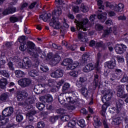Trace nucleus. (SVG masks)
I'll use <instances>...</instances> for the list:
<instances>
[{"mask_svg": "<svg viewBox=\"0 0 128 128\" xmlns=\"http://www.w3.org/2000/svg\"><path fill=\"white\" fill-rule=\"evenodd\" d=\"M24 46H26V48H28L31 50L28 52V54L33 58H38V54L42 52V50L39 48L36 47V44L32 42L28 41Z\"/></svg>", "mask_w": 128, "mask_h": 128, "instance_id": "f257e3e1", "label": "nucleus"}, {"mask_svg": "<svg viewBox=\"0 0 128 128\" xmlns=\"http://www.w3.org/2000/svg\"><path fill=\"white\" fill-rule=\"evenodd\" d=\"M50 24V26H52V28H56V30H59V28H60L62 36L63 38L64 36V35L66 32V28H64V27H62L60 23L58 21L56 20V18L55 16H52Z\"/></svg>", "mask_w": 128, "mask_h": 128, "instance_id": "f03ea898", "label": "nucleus"}, {"mask_svg": "<svg viewBox=\"0 0 128 128\" xmlns=\"http://www.w3.org/2000/svg\"><path fill=\"white\" fill-rule=\"evenodd\" d=\"M88 19L85 18L83 19L82 22L77 24V30H80V32H82L80 30H82L84 32H86V30H88Z\"/></svg>", "mask_w": 128, "mask_h": 128, "instance_id": "7ed1b4c3", "label": "nucleus"}, {"mask_svg": "<svg viewBox=\"0 0 128 128\" xmlns=\"http://www.w3.org/2000/svg\"><path fill=\"white\" fill-rule=\"evenodd\" d=\"M114 50L116 54H122L126 50V46L124 44H116L114 47Z\"/></svg>", "mask_w": 128, "mask_h": 128, "instance_id": "20e7f679", "label": "nucleus"}, {"mask_svg": "<svg viewBox=\"0 0 128 128\" xmlns=\"http://www.w3.org/2000/svg\"><path fill=\"white\" fill-rule=\"evenodd\" d=\"M32 84V80L28 78H24L18 80V84L22 88H26Z\"/></svg>", "mask_w": 128, "mask_h": 128, "instance_id": "39448f33", "label": "nucleus"}, {"mask_svg": "<svg viewBox=\"0 0 128 128\" xmlns=\"http://www.w3.org/2000/svg\"><path fill=\"white\" fill-rule=\"evenodd\" d=\"M14 114V108L12 106L5 108L2 112V114L4 118L10 116Z\"/></svg>", "mask_w": 128, "mask_h": 128, "instance_id": "423d86ee", "label": "nucleus"}, {"mask_svg": "<svg viewBox=\"0 0 128 128\" xmlns=\"http://www.w3.org/2000/svg\"><path fill=\"white\" fill-rule=\"evenodd\" d=\"M18 40L19 42L21 43V45L19 48L20 50L24 52V50H26V46H26V36H20L18 38Z\"/></svg>", "mask_w": 128, "mask_h": 128, "instance_id": "0eeeda50", "label": "nucleus"}, {"mask_svg": "<svg viewBox=\"0 0 128 128\" xmlns=\"http://www.w3.org/2000/svg\"><path fill=\"white\" fill-rule=\"evenodd\" d=\"M63 76L64 70L60 68L57 69L56 71L53 72L50 74L52 78H62Z\"/></svg>", "mask_w": 128, "mask_h": 128, "instance_id": "6e6552de", "label": "nucleus"}, {"mask_svg": "<svg viewBox=\"0 0 128 128\" xmlns=\"http://www.w3.org/2000/svg\"><path fill=\"white\" fill-rule=\"evenodd\" d=\"M44 90V84H38L36 85L34 88V92L36 94H40L42 92V90Z\"/></svg>", "mask_w": 128, "mask_h": 128, "instance_id": "1a4fd4ad", "label": "nucleus"}, {"mask_svg": "<svg viewBox=\"0 0 128 128\" xmlns=\"http://www.w3.org/2000/svg\"><path fill=\"white\" fill-rule=\"evenodd\" d=\"M28 96V92L24 91V90H22L20 91L18 94L17 96V99L18 100H19V102L22 100H25V98H26Z\"/></svg>", "mask_w": 128, "mask_h": 128, "instance_id": "9d476101", "label": "nucleus"}, {"mask_svg": "<svg viewBox=\"0 0 128 128\" xmlns=\"http://www.w3.org/2000/svg\"><path fill=\"white\" fill-rule=\"evenodd\" d=\"M60 54H56L54 56V58H52L50 61V62L52 66H56L60 62Z\"/></svg>", "mask_w": 128, "mask_h": 128, "instance_id": "9b49d317", "label": "nucleus"}, {"mask_svg": "<svg viewBox=\"0 0 128 128\" xmlns=\"http://www.w3.org/2000/svg\"><path fill=\"white\" fill-rule=\"evenodd\" d=\"M112 98V92H110V90H108L106 91L104 96L102 98V102H104V100H105L106 102H108Z\"/></svg>", "mask_w": 128, "mask_h": 128, "instance_id": "f8f14e48", "label": "nucleus"}, {"mask_svg": "<svg viewBox=\"0 0 128 128\" xmlns=\"http://www.w3.org/2000/svg\"><path fill=\"white\" fill-rule=\"evenodd\" d=\"M16 12V8L14 6L10 7L3 12L2 14L6 16V14H14Z\"/></svg>", "mask_w": 128, "mask_h": 128, "instance_id": "ddd939ff", "label": "nucleus"}, {"mask_svg": "<svg viewBox=\"0 0 128 128\" xmlns=\"http://www.w3.org/2000/svg\"><path fill=\"white\" fill-rule=\"evenodd\" d=\"M8 84V78H0V88H1L2 90H4Z\"/></svg>", "mask_w": 128, "mask_h": 128, "instance_id": "4468645a", "label": "nucleus"}, {"mask_svg": "<svg viewBox=\"0 0 128 128\" xmlns=\"http://www.w3.org/2000/svg\"><path fill=\"white\" fill-rule=\"evenodd\" d=\"M124 8V4L122 3H120L118 5L115 3L114 10L118 12H122Z\"/></svg>", "mask_w": 128, "mask_h": 128, "instance_id": "2eb2a0df", "label": "nucleus"}, {"mask_svg": "<svg viewBox=\"0 0 128 128\" xmlns=\"http://www.w3.org/2000/svg\"><path fill=\"white\" fill-rule=\"evenodd\" d=\"M0 76H4L5 78H10V74L8 70H0Z\"/></svg>", "mask_w": 128, "mask_h": 128, "instance_id": "dca6fc26", "label": "nucleus"}, {"mask_svg": "<svg viewBox=\"0 0 128 128\" xmlns=\"http://www.w3.org/2000/svg\"><path fill=\"white\" fill-rule=\"evenodd\" d=\"M94 68V64H86L83 70L84 72H88L92 70Z\"/></svg>", "mask_w": 128, "mask_h": 128, "instance_id": "f3484780", "label": "nucleus"}, {"mask_svg": "<svg viewBox=\"0 0 128 128\" xmlns=\"http://www.w3.org/2000/svg\"><path fill=\"white\" fill-rule=\"evenodd\" d=\"M66 94L62 93L60 94L58 96V100L59 102L61 104H66Z\"/></svg>", "mask_w": 128, "mask_h": 128, "instance_id": "a211bd4d", "label": "nucleus"}, {"mask_svg": "<svg viewBox=\"0 0 128 128\" xmlns=\"http://www.w3.org/2000/svg\"><path fill=\"white\" fill-rule=\"evenodd\" d=\"M86 82V79L84 77H80V80L76 81V86L78 88H80L82 86H86L84 84Z\"/></svg>", "mask_w": 128, "mask_h": 128, "instance_id": "6ab92c4d", "label": "nucleus"}, {"mask_svg": "<svg viewBox=\"0 0 128 128\" xmlns=\"http://www.w3.org/2000/svg\"><path fill=\"white\" fill-rule=\"evenodd\" d=\"M50 16H52L50 14H44L40 15V18L44 22H48V20H50Z\"/></svg>", "mask_w": 128, "mask_h": 128, "instance_id": "aec40b11", "label": "nucleus"}, {"mask_svg": "<svg viewBox=\"0 0 128 128\" xmlns=\"http://www.w3.org/2000/svg\"><path fill=\"white\" fill-rule=\"evenodd\" d=\"M105 65L110 70H112L114 68V66H116V62L112 60L108 61L105 63Z\"/></svg>", "mask_w": 128, "mask_h": 128, "instance_id": "412c9836", "label": "nucleus"}, {"mask_svg": "<svg viewBox=\"0 0 128 128\" xmlns=\"http://www.w3.org/2000/svg\"><path fill=\"white\" fill-rule=\"evenodd\" d=\"M78 38L82 42H88V39L86 36H84V32H79L78 34Z\"/></svg>", "mask_w": 128, "mask_h": 128, "instance_id": "4be33fe9", "label": "nucleus"}, {"mask_svg": "<svg viewBox=\"0 0 128 128\" xmlns=\"http://www.w3.org/2000/svg\"><path fill=\"white\" fill-rule=\"evenodd\" d=\"M96 48H102L103 50H105L106 49V44L104 43L102 41H100L96 42Z\"/></svg>", "mask_w": 128, "mask_h": 128, "instance_id": "5701e85b", "label": "nucleus"}, {"mask_svg": "<svg viewBox=\"0 0 128 128\" xmlns=\"http://www.w3.org/2000/svg\"><path fill=\"white\" fill-rule=\"evenodd\" d=\"M79 92H81V94H82L84 96H88V90L86 88V85L80 88V89H79Z\"/></svg>", "mask_w": 128, "mask_h": 128, "instance_id": "b1692460", "label": "nucleus"}, {"mask_svg": "<svg viewBox=\"0 0 128 128\" xmlns=\"http://www.w3.org/2000/svg\"><path fill=\"white\" fill-rule=\"evenodd\" d=\"M24 68H26V70H30L34 68V65L32 64V61L30 60L24 61Z\"/></svg>", "mask_w": 128, "mask_h": 128, "instance_id": "393cba45", "label": "nucleus"}, {"mask_svg": "<svg viewBox=\"0 0 128 128\" xmlns=\"http://www.w3.org/2000/svg\"><path fill=\"white\" fill-rule=\"evenodd\" d=\"M53 16H60L62 14V8L60 6H57L56 8L54 10V12H52Z\"/></svg>", "mask_w": 128, "mask_h": 128, "instance_id": "a878e982", "label": "nucleus"}, {"mask_svg": "<svg viewBox=\"0 0 128 128\" xmlns=\"http://www.w3.org/2000/svg\"><path fill=\"white\" fill-rule=\"evenodd\" d=\"M14 74H16V76L18 78H22L24 76V72L20 70H15Z\"/></svg>", "mask_w": 128, "mask_h": 128, "instance_id": "bb28decb", "label": "nucleus"}, {"mask_svg": "<svg viewBox=\"0 0 128 128\" xmlns=\"http://www.w3.org/2000/svg\"><path fill=\"white\" fill-rule=\"evenodd\" d=\"M122 118L120 117H116L114 118L112 120V122L114 124H116V126H120V124H122Z\"/></svg>", "mask_w": 128, "mask_h": 128, "instance_id": "cd10ccee", "label": "nucleus"}, {"mask_svg": "<svg viewBox=\"0 0 128 128\" xmlns=\"http://www.w3.org/2000/svg\"><path fill=\"white\" fill-rule=\"evenodd\" d=\"M72 64V60L70 58H66L65 60H64L63 61V62L61 64L62 66H68L69 64Z\"/></svg>", "mask_w": 128, "mask_h": 128, "instance_id": "c85d7f7f", "label": "nucleus"}, {"mask_svg": "<svg viewBox=\"0 0 128 128\" xmlns=\"http://www.w3.org/2000/svg\"><path fill=\"white\" fill-rule=\"evenodd\" d=\"M124 100L122 99H119L116 102V108H119V110H121L122 106H124Z\"/></svg>", "mask_w": 128, "mask_h": 128, "instance_id": "c756f323", "label": "nucleus"}, {"mask_svg": "<svg viewBox=\"0 0 128 128\" xmlns=\"http://www.w3.org/2000/svg\"><path fill=\"white\" fill-rule=\"evenodd\" d=\"M126 94L124 93V91H117V96L121 98H126Z\"/></svg>", "mask_w": 128, "mask_h": 128, "instance_id": "7c9ffc66", "label": "nucleus"}, {"mask_svg": "<svg viewBox=\"0 0 128 128\" xmlns=\"http://www.w3.org/2000/svg\"><path fill=\"white\" fill-rule=\"evenodd\" d=\"M94 84L96 88L98 86V84H100V82L98 81V74H95L94 75Z\"/></svg>", "mask_w": 128, "mask_h": 128, "instance_id": "2f4dec72", "label": "nucleus"}, {"mask_svg": "<svg viewBox=\"0 0 128 128\" xmlns=\"http://www.w3.org/2000/svg\"><path fill=\"white\" fill-rule=\"evenodd\" d=\"M114 6H116V3L114 2H106V8H111L113 10H114Z\"/></svg>", "mask_w": 128, "mask_h": 128, "instance_id": "473e14b6", "label": "nucleus"}, {"mask_svg": "<svg viewBox=\"0 0 128 128\" xmlns=\"http://www.w3.org/2000/svg\"><path fill=\"white\" fill-rule=\"evenodd\" d=\"M46 107V106L43 103L38 102L36 104V108L39 110H42Z\"/></svg>", "mask_w": 128, "mask_h": 128, "instance_id": "72a5a7b5", "label": "nucleus"}, {"mask_svg": "<svg viewBox=\"0 0 128 128\" xmlns=\"http://www.w3.org/2000/svg\"><path fill=\"white\" fill-rule=\"evenodd\" d=\"M28 74L30 76H32V78H36V76L38 74V71L33 70L29 72Z\"/></svg>", "mask_w": 128, "mask_h": 128, "instance_id": "f704fd0d", "label": "nucleus"}, {"mask_svg": "<svg viewBox=\"0 0 128 128\" xmlns=\"http://www.w3.org/2000/svg\"><path fill=\"white\" fill-rule=\"evenodd\" d=\"M34 102V99L32 97H30L26 100L25 104H26L27 106L28 104H32Z\"/></svg>", "mask_w": 128, "mask_h": 128, "instance_id": "c9c22d12", "label": "nucleus"}, {"mask_svg": "<svg viewBox=\"0 0 128 128\" xmlns=\"http://www.w3.org/2000/svg\"><path fill=\"white\" fill-rule=\"evenodd\" d=\"M122 73V71L120 70V69H116L115 70V73L114 74L118 78H120V75Z\"/></svg>", "mask_w": 128, "mask_h": 128, "instance_id": "e433bc0d", "label": "nucleus"}, {"mask_svg": "<svg viewBox=\"0 0 128 128\" xmlns=\"http://www.w3.org/2000/svg\"><path fill=\"white\" fill-rule=\"evenodd\" d=\"M24 120V116L20 114H18L16 116V121L18 122H22Z\"/></svg>", "mask_w": 128, "mask_h": 128, "instance_id": "4c0bfd02", "label": "nucleus"}, {"mask_svg": "<svg viewBox=\"0 0 128 128\" xmlns=\"http://www.w3.org/2000/svg\"><path fill=\"white\" fill-rule=\"evenodd\" d=\"M110 28L111 32H112L115 36H116V34H118V26H114L113 27H110Z\"/></svg>", "mask_w": 128, "mask_h": 128, "instance_id": "58836bf2", "label": "nucleus"}, {"mask_svg": "<svg viewBox=\"0 0 128 128\" xmlns=\"http://www.w3.org/2000/svg\"><path fill=\"white\" fill-rule=\"evenodd\" d=\"M8 66L9 68V69L10 70H14V62L12 60H10L8 63Z\"/></svg>", "mask_w": 128, "mask_h": 128, "instance_id": "ea45409f", "label": "nucleus"}, {"mask_svg": "<svg viewBox=\"0 0 128 128\" xmlns=\"http://www.w3.org/2000/svg\"><path fill=\"white\" fill-rule=\"evenodd\" d=\"M56 112L60 114H64L66 112V110H64V108H60L56 110Z\"/></svg>", "mask_w": 128, "mask_h": 128, "instance_id": "a19ab883", "label": "nucleus"}, {"mask_svg": "<svg viewBox=\"0 0 128 128\" xmlns=\"http://www.w3.org/2000/svg\"><path fill=\"white\" fill-rule=\"evenodd\" d=\"M78 124L79 126H80V128H84V126H86L84 120L83 119H81L78 122Z\"/></svg>", "mask_w": 128, "mask_h": 128, "instance_id": "79ce46f5", "label": "nucleus"}, {"mask_svg": "<svg viewBox=\"0 0 128 128\" xmlns=\"http://www.w3.org/2000/svg\"><path fill=\"white\" fill-rule=\"evenodd\" d=\"M80 10L83 12H88V6L84 5V4H82L80 7Z\"/></svg>", "mask_w": 128, "mask_h": 128, "instance_id": "37998d69", "label": "nucleus"}, {"mask_svg": "<svg viewBox=\"0 0 128 128\" xmlns=\"http://www.w3.org/2000/svg\"><path fill=\"white\" fill-rule=\"evenodd\" d=\"M95 28L96 30H98V32H100V30H102V29L104 28V26H102V24H96L95 25Z\"/></svg>", "mask_w": 128, "mask_h": 128, "instance_id": "c03bdc74", "label": "nucleus"}, {"mask_svg": "<svg viewBox=\"0 0 128 128\" xmlns=\"http://www.w3.org/2000/svg\"><path fill=\"white\" fill-rule=\"evenodd\" d=\"M98 8L99 10H104V6H102V0H98Z\"/></svg>", "mask_w": 128, "mask_h": 128, "instance_id": "a18cd8bd", "label": "nucleus"}, {"mask_svg": "<svg viewBox=\"0 0 128 128\" xmlns=\"http://www.w3.org/2000/svg\"><path fill=\"white\" fill-rule=\"evenodd\" d=\"M40 69L44 72H48L49 70L48 67V66H46L45 65H41L40 66Z\"/></svg>", "mask_w": 128, "mask_h": 128, "instance_id": "49530a36", "label": "nucleus"}, {"mask_svg": "<svg viewBox=\"0 0 128 128\" xmlns=\"http://www.w3.org/2000/svg\"><path fill=\"white\" fill-rule=\"evenodd\" d=\"M76 126V121L72 120L70 122H69L68 124V128H74Z\"/></svg>", "mask_w": 128, "mask_h": 128, "instance_id": "de8ad7c7", "label": "nucleus"}, {"mask_svg": "<svg viewBox=\"0 0 128 128\" xmlns=\"http://www.w3.org/2000/svg\"><path fill=\"white\" fill-rule=\"evenodd\" d=\"M10 20L11 22H12V24H14V22H16L18 21V18L12 16L10 18Z\"/></svg>", "mask_w": 128, "mask_h": 128, "instance_id": "09e8293b", "label": "nucleus"}, {"mask_svg": "<svg viewBox=\"0 0 128 128\" xmlns=\"http://www.w3.org/2000/svg\"><path fill=\"white\" fill-rule=\"evenodd\" d=\"M70 76H74V78H78V72L76 71H72L69 72Z\"/></svg>", "mask_w": 128, "mask_h": 128, "instance_id": "8fccbe9b", "label": "nucleus"}, {"mask_svg": "<svg viewBox=\"0 0 128 128\" xmlns=\"http://www.w3.org/2000/svg\"><path fill=\"white\" fill-rule=\"evenodd\" d=\"M70 88V84L68 83H65L62 87V92H66Z\"/></svg>", "mask_w": 128, "mask_h": 128, "instance_id": "3c124183", "label": "nucleus"}, {"mask_svg": "<svg viewBox=\"0 0 128 128\" xmlns=\"http://www.w3.org/2000/svg\"><path fill=\"white\" fill-rule=\"evenodd\" d=\"M90 58V55L88 54H84L82 56V60H84V62H86Z\"/></svg>", "mask_w": 128, "mask_h": 128, "instance_id": "603ef678", "label": "nucleus"}, {"mask_svg": "<svg viewBox=\"0 0 128 128\" xmlns=\"http://www.w3.org/2000/svg\"><path fill=\"white\" fill-rule=\"evenodd\" d=\"M119 80L118 78V76H116L114 74H112L110 78V82H114L116 80Z\"/></svg>", "mask_w": 128, "mask_h": 128, "instance_id": "864d4df0", "label": "nucleus"}, {"mask_svg": "<svg viewBox=\"0 0 128 128\" xmlns=\"http://www.w3.org/2000/svg\"><path fill=\"white\" fill-rule=\"evenodd\" d=\"M8 98V96L6 94H3L0 96V100H6Z\"/></svg>", "mask_w": 128, "mask_h": 128, "instance_id": "5fc2aeb1", "label": "nucleus"}, {"mask_svg": "<svg viewBox=\"0 0 128 128\" xmlns=\"http://www.w3.org/2000/svg\"><path fill=\"white\" fill-rule=\"evenodd\" d=\"M98 20H106V17L102 14H98Z\"/></svg>", "mask_w": 128, "mask_h": 128, "instance_id": "6e6d98bb", "label": "nucleus"}, {"mask_svg": "<svg viewBox=\"0 0 128 128\" xmlns=\"http://www.w3.org/2000/svg\"><path fill=\"white\" fill-rule=\"evenodd\" d=\"M106 46L110 52H112V50H114V47H112V42H108Z\"/></svg>", "mask_w": 128, "mask_h": 128, "instance_id": "4d7b16f0", "label": "nucleus"}, {"mask_svg": "<svg viewBox=\"0 0 128 128\" xmlns=\"http://www.w3.org/2000/svg\"><path fill=\"white\" fill-rule=\"evenodd\" d=\"M52 102V96L48 94L46 96V102Z\"/></svg>", "mask_w": 128, "mask_h": 128, "instance_id": "13d9d810", "label": "nucleus"}, {"mask_svg": "<svg viewBox=\"0 0 128 128\" xmlns=\"http://www.w3.org/2000/svg\"><path fill=\"white\" fill-rule=\"evenodd\" d=\"M55 2L58 6L64 4V0H55Z\"/></svg>", "mask_w": 128, "mask_h": 128, "instance_id": "bf43d9fd", "label": "nucleus"}, {"mask_svg": "<svg viewBox=\"0 0 128 128\" xmlns=\"http://www.w3.org/2000/svg\"><path fill=\"white\" fill-rule=\"evenodd\" d=\"M76 68V66H74V64H71L68 66L66 70H74Z\"/></svg>", "mask_w": 128, "mask_h": 128, "instance_id": "052dcab7", "label": "nucleus"}, {"mask_svg": "<svg viewBox=\"0 0 128 128\" xmlns=\"http://www.w3.org/2000/svg\"><path fill=\"white\" fill-rule=\"evenodd\" d=\"M70 120V116H61V120L62 122H68Z\"/></svg>", "mask_w": 128, "mask_h": 128, "instance_id": "680f3d73", "label": "nucleus"}, {"mask_svg": "<svg viewBox=\"0 0 128 128\" xmlns=\"http://www.w3.org/2000/svg\"><path fill=\"white\" fill-rule=\"evenodd\" d=\"M110 32H112V31L110 30V28H109L104 30V36H108V34H110Z\"/></svg>", "mask_w": 128, "mask_h": 128, "instance_id": "e2e57ef3", "label": "nucleus"}, {"mask_svg": "<svg viewBox=\"0 0 128 128\" xmlns=\"http://www.w3.org/2000/svg\"><path fill=\"white\" fill-rule=\"evenodd\" d=\"M122 82H128V76L126 74H124L123 78L121 80Z\"/></svg>", "mask_w": 128, "mask_h": 128, "instance_id": "0e129e2a", "label": "nucleus"}, {"mask_svg": "<svg viewBox=\"0 0 128 128\" xmlns=\"http://www.w3.org/2000/svg\"><path fill=\"white\" fill-rule=\"evenodd\" d=\"M52 46L53 48H55L56 50H60L62 49V46H58L56 44H52Z\"/></svg>", "mask_w": 128, "mask_h": 128, "instance_id": "69168bd1", "label": "nucleus"}, {"mask_svg": "<svg viewBox=\"0 0 128 128\" xmlns=\"http://www.w3.org/2000/svg\"><path fill=\"white\" fill-rule=\"evenodd\" d=\"M8 122H10L8 118H6L5 120L4 119V120L1 121V124H0V126H4V124H8Z\"/></svg>", "mask_w": 128, "mask_h": 128, "instance_id": "338daca9", "label": "nucleus"}, {"mask_svg": "<svg viewBox=\"0 0 128 128\" xmlns=\"http://www.w3.org/2000/svg\"><path fill=\"white\" fill-rule=\"evenodd\" d=\"M58 116H54L50 118V122H52V124H54V122H56V120H58Z\"/></svg>", "mask_w": 128, "mask_h": 128, "instance_id": "774afa93", "label": "nucleus"}]
</instances>
